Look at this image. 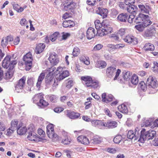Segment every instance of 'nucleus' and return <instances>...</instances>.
I'll return each mask as SVG.
<instances>
[{
    "instance_id": "obj_1",
    "label": "nucleus",
    "mask_w": 158,
    "mask_h": 158,
    "mask_svg": "<svg viewBox=\"0 0 158 158\" xmlns=\"http://www.w3.org/2000/svg\"><path fill=\"white\" fill-rule=\"evenodd\" d=\"M17 63V60L13 56L8 55L4 59L2 63V66L4 68L8 69L6 73V79L10 78L12 77L14 69Z\"/></svg>"
},
{
    "instance_id": "obj_2",
    "label": "nucleus",
    "mask_w": 158,
    "mask_h": 158,
    "mask_svg": "<svg viewBox=\"0 0 158 158\" xmlns=\"http://www.w3.org/2000/svg\"><path fill=\"white\" fill-rule=\"evenodd\" d=\"M95 28L98 30L97 33L100 36H103L110 33L112 29L109 27L106 21H103L101 24L99 20H96L94 22Z\"/></svg>"
},
{
    "instance_id": "obj_3",
    "label": "nucleus",
    "mask_w": 158,
    "mask_h": 158,
    "mask_svg": "<svg viewBox=\"0 0 158 158\" xmlns=\"http://www.w3.org/2000/svg\"><path fill=\"white\" fill-rule=\"evenodd\" d=\"M140 135L138 141L142 143H144L146 140L152 139L156 135V132L153 130H149L145 131V129H143L140 131Z\"/></svg>"
},
{
    "instance_id": "obj_4",
    "label": "nucleus",
    "mask_w": 158,
    "mask_h": 158,
    "mask_svg": "<svg viewBox=\"0 0 158 158\" xmlns=\"http://www.w3.org/2000/svg\"><path fill=\"white\" fill-rule=\"evenodd\" d=\"M56 74V77L58 81H60L69 75V71L65 69V67H58L54 73Z\"/></svg>"
},
{
    "instance_id": "obj_5",
    "label": "nucleus",
    "mask_w": 158,
    "mask_h": 158,
    "mask_svg": "<svg viewBox=\"0 0 158 158\" xmlns=\"http://www.w3.org/2000/svg\"><path fill=\"white\" fill-rule=\"evenodd\" d=\"M120 72V70L118 69L116 71V68L111 66L108 68L106 71L107 76L110 78L114 76L115 74V76L114 79V80H116L117 79V77L119 76Z\"/></svg>"
},
{
    "instance_id": "obj_6",
    "label": "nucleus",
    "mask_w": 158,
    "mask_h": 158,
    "mask_svg": "<svg viewBox=\"0 0 158 158\" xmlns=\"http://www.w3.org/2000/svg\"><path fill=\"white\" fill-rule=\"evenodd\" d=\"M47 133L48 137L52 139L53 141H55L58 139V135L54 133L53 125L49 124L47 127Z\"/></svg>"
},
{
    "instance_id": "obj_7",
    "label": "nucleus",
    "mask_w": 158,
    "mask_h": 158,
    "mask_svg": "<svg viewBox=\"0 0 158 158\" xmlns=\"http://www.w3.org/2000/svg\"><path fill=\"white\" fill-rule=\"evenodd\" d=\"M146 84L148 88L149 89H155L157 87L158 85L156 78L152 76L149 77L147 79Z\"/></svg>"
},
{
    "instance_id": "obj_8",
    "label": "nucleus",
    "mask_w": 158,
    "mask_h": 158,
    "mask_svg": "<svg viewBox=\"0 0 158 158\" xmlns=\"http://www.w3.org/2000/svg\"><path fill=\"white\" fill-rule=\"evenodd\" d=\"M76 4L75 3L71 1H66L62 6V9L64 11H68L74 9L76 7Z\"/></svg>"
},
{
    "instance_id": "obj_9",
    "label": "nucleus",
    "mask_w": 158,
    "mask_h": 158,
    "mask_svg": "<svg viewBox=\"0 0 158 158\" xmlns=\"http://www.w3.org/2000/svg\"><path fill=\"white\" fill-rule=\"evenodd\" d=\"M26 79V77H23L19 80L15 86V90L16 92L19 93L22 91L25 83Z\"/></svg>"
},
{
    "instance_id": "obj_10",
    "label": "nucleus",
    "mask_w": 158,
    "mask_h": 158,
    "mask_svg": "<svg viewBox=\"0 0 158 158\" xmlns=\"http://www.w3.org/2000/svg\"><path fill=\"white\" fill-rule=\"evenodd\" d=\"M23 60L26 66L29 67V69H30L32 65V60H33L31 52H28L24 56Z\"/></svg>"
},
{
    "instance_id": "obj_11",
    "label": "nucleus",
    "mask_w": 158,
    "mask_h": 158,
    "mask_svg": "<svg viewBox=\"0 0 158 158\" xmlns=\"http://www.w3.org/2000/svg\"><path fill=\"white\" fill-rule=\"evenodd\" d=\"M140 133H139V131H138L137 130L135 129V133L133 131L130 130L128 132L127 134V138L130 139H134V140L139 139L140 137Z\"/></svg>"
},
{
    "instance_id": "obj_12",
    "label": "nucleus",
    "mask_w": 158,
    "mask_h": 158,
    "mask_svg": "<svg viewBox=\"0 0 158 158\" xmlns=\"http://www.w3.org/2000/svg\"><path fill=\"white\" fill-rule=\"evenodd\" d=\"M124 41L128 43L136 44L138 43L137 39L132 35H128L123 39Z\"/></svg>"
},
{
    "instance_id": "obj_13",
    "label": "nucleus",
    "mask_w": 158,
    "mask_h": 158,
    "mask_svg": "<svg viewBox=\"0 0 158 158\" xmlns=\"http://www.w3.org/2000/svg\"><path fill=\"white\" fill-rule=\"evenodd\" d=\"M102 102L108 103L111 102L114 99V97L111 94H108L107 95L106 93H103L102 95Z\"/></svg>"
},
{
    "instance_id": "obj_14",
    "label": "nucleus",
    "mask_w": 158,
    "mask_h": 158,
    "mask_svg": "<svg viewBox=\"0 0 158 158\" xmlns=\"http://www.w3.org/2000/svg\"><path fill=\"white\" fill-rule=\"evenodd\" d=\"M48 60L50 63L53 65H56L59 62V60L57 57V55L54 53L50 54Z\"/></svg>"
},
{
    "instance_id": "obj_15",
    "label": "nucleus",
    "mask_w": 158,
    "mask_h": 158,
    "mask_svg": "<svg viewBox=\"0 0 158 158\" xmlns=\"http://www.w3.org/2000/svg\"><path fill=\"white\" fill-rule=\"evenodd\" d=\"M97 13L100 15L102 18H105L107 16L108 10L106 9H104L99 7L96 11Z\"/></svg>"
},
{
    "instance_id": "obj_16",
    "label": "nucleus",
    "mask_w": 158,
    "mask_h": 158,
    "mask_svg": "<svg viewBox=\"0 0 158 158\" xmlns=\"http://www.w3.org/2000/svg\"><path fill=\"white\" fill-rule=\"evenodd\" d=\"M126 9L128 12L132 14V15H135L137 11L138 8L136 6L130 5L127 6Z\"/></svg>"
},
{
    "instance_id": "obj_17",
    "label": "nucleus",
    "mask_w": 158,
    "mask_h": 158,
    "mask_svg": "<svg viewBox=\"0 0 158 158\" xmlns=\"http://www.w3.org/2000/svg\"><path fill=\"white\" fill-rule=\"evenodd\" d=\"M13 40V38L11 36H8L3 38L1 41L2 46L3 48L5 47L8 44L9 42H11Z\"/></svg>"
},
{
    "instance_id": "obj_18",
    "label": "nucleus",
    "mask_w": 158,
    "mask_h": 158,
    "mask_svg": "<svg viewBox=\"0 0 158 158\" xmlns=\"http://www.w3.org/2000/svg\"><path fill=\"white\" fill-rule=\"evenodd\" d=\"M95 30L94 28L89 27L87 31L86 37L88 39H91L95 35Z\"/></svg>"
},
{
    "instance_id": "obj_19",
    "label": "nucleus",
    "mask_w": 158,
    "mask_h": 158,
    "mask_svg": "<svg viewBox=\"0 0 158 158\" xmlns=\"http://www.w3.org/2000/svg\"><path fill=\"white\" fill-rule=\"evenodd\" d=\"M156 31L155 28H150L146 30L143 33L144 37H149L153 36L156 33Z\"/></svg>"
},
{
    "instance_id": "obj_20",
    "label": "nucleus",
    "mask_w": 158,
    "mask_h": 158,
    "mask_svg": "<svg viewBox=\"0 0 158 158\" xmlns=\"http://www.w3.org/2000/svg\"><path fill=\"white\" fill-rule=\"evenodd\" d=\"M77 140L81 143L84 145H88L90 143L88 138L83 135H81L77 138Z\"/></svg>"
},
{
    "instance_id": "obj_21",
    "label": "nucleus",
    "mask_w": 158,
    "mask_h": 158,
    "mask_svg": "<svg viewBox=\"0 0 158 158\" xmlns=\"http://www.w3.org/2000/svg\"><path fill=\"white\" fill-rule=\"evenodd\" d=\"M148 17V15H144L143 14H140L135 19V22L136 23H142L143 22V21Z\"/></svg>"
},
{
    "instance_id": "obj_22",
    "label": "nucleus",
    "mask_w": 158,
    "mask_h": 158,
    "mask_svg": "<svg viewBox=\"0 0 158 158\" xmlns=\"http://www.w3.org/2000/svg\"><path fill=\"white\" fill-rule=\"evenodd\" d=\"M67 115L70 118L75 119L79 118L80 117V114L78 113L73 111L70 112L68 111L67 112Z\"/></svg>"
},
{
    "instance_id": "obj_23",
    "label": "nucleus",
    "mask_w": 158,
    "mask_h": 158,
    "mask_svg": "<svg viewBox=\"0 0 158 158\" xmlns=\"http://www.w3.org/2000/svg\"><path fill=\"white\" fill-rule=\"evenodd\" d=\"M34 129H32V131L29 132L27 136V138L31 141H35L37 139L38 135L34 131Z\"/></svg>"
},
{
    "instance_id": "obj_24",
    "label": "nucleus",
    "mask_w": 158,
    "mask_h": 158,
    "mask_svg": "<svg viewBox=\"0 0 158 158\" xmlns=\"http://www.w3.org/2000/svg\"><path fill=\"white\" fill-rule=\"evenodd\" d=\"M138 6L142 12L146 14L148 13L150 9V7L148 6H145L141 4L138 5Z\"/></svg>"
},
{
    "instance_id": "obj_25",
    "label": "nucleus",
    "mask_w": 158,
    "mask_h": 158,
    "mask_svg": "<svg viewBox=\"0 0 158 158\" xmlns=\"http://www.w3.org/2000/svg\"><path fill=\"white\" fill-rule=\"evenodd\" d=\"M45 45L43 43L39 44L36 47L35 52L37 54H40L41 53L45 48Z\"/></svg>"
},
{
    "instance_id": "obj_26",
    "label": "nucleus",
    "mask_w": 158,
    "mask_h": 158,
    "mask_svg": "<svg viewBox=\"0 0 158 158\" xmlns=\"http://www.w3.org/2000/svg\"><path fill=\"white\" fill-rule=\"evenodd\" d=\"M128 15L126 13H121L117 17L118 20L121 22H126L128 18Z\"/></svg>"
},
{
    "instance_id": "obj_27",
    "label": "nucleus",
    "mask_w": 158,
    "mask_h": 158,
    "mask_svg": "<svg viewBox=\"0 0 158 158\" xmlns=\"http://www.w3.org/2000/svg\"><path fill=\"white\" fill-rule=\"evenodd\" d=\"M45 76V73L44 72H42L40 74L38 77V81L36 83V86L37 88H40L42 82L44 79Z\"/></svg>"
},
{
    "instance_id": "obj_28",
    "label": "nucleus",
    "mask_w": 158,
    "mask_h": 158,
    "mask_svg": "<svg viewBox=\"0 0 158 158\" xmlns=\"http://www.w3.org/2000/svg\"><path fill=\"white\" fill-rule=\"evenodd\" d=\"M117 126V123L116 121L109 120L107 123H106V127L109 128H112Z\"/></svg>"
},
{
    "instance_id": "obj_29",
    "label": "nucleus",
    "mask_w": 158,
    "mask_h": 158,
    "mask_svg": "<svg viewBox=\"0 0 158 158\" xmlns=\"http://www.w3.org/2000/svg\"><path fill=\"white\" fill-rule=\"evenodd\" d=\"M27 131V129L25 127H21L20 124L18 126L17 133L19 135H23Z\"/></svg>"
},
{
    "instance_id": "obj_30",
    "label": "nucleus",
    "mask_w": 158,
    "mask_h": 158,
    "mask_svg": "<svg viewBox=\"0 0 158 158\" xmlns=\"http://www.w3.org/2000/svg\"><path fill=\"white\" fill-rule=\"evenodd\" d=\"M144 50L146 51H153L155 49L154 45L150 43H147L145 44L143 47Z\"/></svg>"
},
{
    "instance_id": "obj_31",
    "label": "nucleus",
    "mask_w": 158,
    "mask_h": 158,
    "mask_svg": "<svg viewBox=\"0 0 158 158\" xmlns=\"http://www.w3.org/2000/svg\"><path fill=\"white\" fill-rule=\"evenodd\" d=\"M62 25L64 27H71L74 25V23L71 20H69L64 21Z\"/></svg>"
},
{
    "instance_id": "obj_32",
    "label": "nucleus",
    "mask_w": 158,
    "mask_h": 158,
    "mask_svg": "<svg viewBox=\"0 0 158 158\" xmlns=\"http://www.w3.org/2000/svg\"><path fill=\"white\" fill-rule=\"evenodd\" d=\"M118 109L120 112L123 113H126L128 112L127 107L124 104H122L119 105L118 107Z\"/></svg>"
},
{
    "instance_id": "obj_33",
    "label": "nucleus",
    "mask_w": 158,
    "mask_h": 158,
    "mask_svg": "<svg viewBox=\"0 0 158 158\" xmlns=\"http://www.w3.org/2000/svg\"><path fill=\"white\" fill-rule=\"evenodd\" d=\"M106 64L105 62L102 60H100L98 61L96 65V67L100 69H103L106 66Z\"/></svg>"
},
{
    "instance_id": "obj_34",
    "label": "nucleus",
    "mask_w": 158,
    "mask_h": 158,
    "mask_svg": "<svg viewBox=\"0 0 158 158\" xmlns=\"http://www.w3.org/2000/svg\"><path fill=\"white\" fill-rule=\"evenodd\" d=\"M101 142V139L97 136L94 137L93 139L90 140L91 143L94 144H99Z\"/></svg>"
},
{
    "instance_id": "obj_35",
    "label": "nucleus",
    "mask_w": 158,
    "mask_h": 158,
    "mask_svg": "<svg viewBox=\"0 0 158 158\" xmlns=\"http://www.w3.org/2000/svg\"><path fill=\"white\" fill-rule=\"evenodd\" d=\"M138 77L135 74H133L131 78V82L134 85H136L138 82Z\"/></svg>"
},
{
    "instance_id": "obj_36",
    "label": "nucleus",
    "mask_w": 158,
    "mask_h": 158,
    "mask_svg": "<svg viewBox=\"0 0 158 158\" xmlns=\"http://www.w3.org/2000/svg\"><path fill=\"white\" fill-rule=\"evenodd\" d=\"M53 78L52 76L51 77L50 76H48L47 77L45 80V82L47 85H49L53 84L54 81Z\"/></svg>"
},
{
    "instance_id": "obj_37",
    "label": "nucleus",
    "mask_w": 158,
    "mask_h": 158,
    "mask_svg": "<svg viewBox=\"0 0 158 158\" xmlns=\"http://www.w3.org/2000/svg\"><path fill=\"white\" fill-rule=\"evenodd\" d=\"M18 121L17 120H12L11 123V127L10 128L13 130L15 131L17 128Z\"/></svg>"
},
{
    "instance_id": "obj_38",
    "label": "nucleus",
    "mask_w": 158,
    "mask_h": 158,
    "mask_svg": "<svg viewBox=\"0 0 158 158\" xmlns=\"http://www.w3.org/2000/svg\"><path fill=\"white\" fill-rule=\"evenodd\" d=\"M113 141L114 143L116 144H118L122 142V137L120 135H116Z\"/></svg>"
},
{
    "instance_id": "obj_39",
    "label": "nucleus",
    "mask_w": 158,
    "mask_h": 158,
    "mask_svg": "<svg viewBox=\"0 0 158 158\" xmlns=\"http://www.w3.org/2000/svg\"><path fill=\"white\" fill-rule=\"evenodd\" d=\"M59 33L58 32H56L54 33L50 37V40L52 42L55 41L57 39L58 36L59 35Z\"/></svg>"
},
{
    "instance_id": "obj_40",
    "label": "nucleus",
    "mask_w": 158,
    "mask_h": 158,
    "mask_svg": "<svg viewBox=\"0 0 158 158\" xmlns=\"http://www.w3.org/2000/svg\"><path fill=\"white\" fill-rule=\"evenodd\" d=\"M123 74L124 79V80L127 81L130 78L131 75V73L129 71L127 72L124 71L123 72Z\"/></svg>"
},
{
    "instance_id": "obj_41",
    "label": "nucleus",
    "mask_w": 158,
    "mask_h": 158,
    "mask_svg": "<svg viewBox=\"0 0 158 158\" xmlns=\"http://www.w3.org/2000/svg\"><path fill=\"white\" fill-rule=\"evenodd\" d=\"M48 103L47 102L43 99H40V102L38 104V106H40L44 107L45 106H48Z\"/></svg>"
},
{
    "instance_id": "obj_42",
    "label": "nucleus",
    "mask_w": 158,
    "mask_h": 158,
    "mask_svg": "<svg viewBox=\"0 0 158 158\" xmlns=\"http://www.w3.org/2000/svg\"><path fill=\"white\" fill-rule=\"evenodd\" d=\"M80 52V49L77 47H75L73 49L72 52L73 55L74 56H77L79 55Z\"/></svg>"
},
{
    "instance_id": "obj_43",
    "label": "nucleus",
    "mask_w": 158,
    "mask_h": 158,
    "mask_svg": "<svg viewBox=\"0 0 158 158\" xmlns=\"http://www.w3.org/2000/svg\"><path fill=\"white\" fill-rule=\"evenodd\" d=\"M71 140L69 137H65L63 139L62 141V143L65 145L69 144L71 142Z\"/></svg>"
},
{
    "instance_id": "obj_44",
    "label": "nucleus",
    "mask_w": 158,
    "mask_h": 158,
    "mask_svg": "<svg viewBox=\"0 0 158 158\" xmlns=\"http://www.w3.org/2000/svg\"><path fill=\"white\" fill-rule=\"evenodd\" d=\"M139 85L143 91L146 90L147 88H148L147 84H146L143 81H141L139 84Z\"/></svg>"
},
{
    "instance_id": "obj_45",
    "label": "nucleus",
    "mask_w": 158,
    "mask_h": 158,
    "mask_svg": "<svg viewBox=\"0 0 158 158\" xmlns=\"http://www.w3.org/2000/svg\"><path fill=\"white\" fill-rule=\"evenodd\" d=\"M48 98L52 102H56L57 98L56 96L54 95H51L48 96Z\"/></svg>"
},
{
    "instance_id": "obj_46",
    "label": "nucleus",
    "mask_w": 158,
    "mask_h": 158,
    "mask_svg": "<svg viewBox=\"0 0 158 158\" xmlns=\"http://www.w3.org/2000/svg\"><path fill=\"white\" fill-rule=\"evenodd\" d=\"M34 80V78L32 77L28 78L27 81V84L31 87L33 86Z\"/></svg>"
},
{
    "instance_id": "obj_47",
    "label": "nucleus",
    "mask_w": 158,
    "mask_h": 158,
    "mask_svg": "<svg viewBox=\"0 0 158 158\" xmlns=\"http://www.w3.org/2000/svg\"><path fill=\"white\" fill-rule=\"evenodd\" d=\"M152 23V22L151 21L147 19H145L142 23V24H143L144 27H145L150 25Z\"/></svg>"
},
{
    "instance_id": "obj_48",
    "label": "nucleus",
    "mask_w": 158,
    "mask_h": 158,
    "mask_svg": "<svg viewBox=\"0 0 158 158\" xmlns=\"http://www.w3.org/2000/svg\"><path fill=\"white\" fill-rule=\"evenodd\" d=\"M103 46L100 44H98L96 45L93 48L92 51H98L101 49L102 47Z\"/></svg>"
},
{
    "instance_id": "obj_49",
    "label": "nucleus",
    "mask_w": 158,
    "mask_h": 158,
    "mask_svg": "<svg viewBox=\"0 0 158 158\" xmlns=\"http://www.w3.org/2000/svg\"><path fill=\"white\" fill-rule=\"evenodd\" d=\"M135 28L139 31H142L143 30L144 27L141 23L139 25H136L135 26Z\"/></svg>"
},
{
    "instance_id": "obj_50",
    "label": "nucleus",
    "mask_w": 158,
    "mask_h": 158,
    "mask_svg": "<svg viewBox=\"0 0 158 158\" xmlns=\"http://www.w3.org/2000/svg\"><path fill=\"white\" fill-rule=\"evenodd\" d=\"M80 60L81 61L87 65H89L90 63L89 60L85 57H81L80 58Z\"/></svg>"
},
{
    "instance_id": "obj_51",
    "label": "nucleus",
    "mask_w": 158,
    "mask_h": 158,
    "mask_svg": "<svg viewBox=\"0 0 158 158\" xmlns=\"http://www.w3.org/2000/svg\"><path fill=\"white\" fill-rule=\"evenodd\" d=\"M98 82L97 81H92L90 86L94 88H97L98 86Z\"/></svg>"
},
{
    "instance_id": "obj_52",
    "label": "nucleus",
    "mask_w": 158,
    "mask_h": 158,
    "mask_svg": "<svg viewBox=\"0 0 158 158\" xmlns=\"http://www.w3.org/2000/svg\"><path fill=\"white\" fill-rule=\"evenodd\" d=\"M97 127L100 128H102L103 127H106V123H103L101 120H98Z\"/></svg>"
},
{
    "instance_id": "obj_53",
    "label": "nucleus",
    "mask_w": 158,
    "mask_h": 158,
    "mask_svg": "<svg viewBox=\"0 0 158 158\" xmlns=\"http://www.w3.org/2000/svg\"><path fill=\"white\" fill-rule=\"evenodd\" d=\"M154 66L152 67V70L154 72H157L158 71V63L157 62H154Z\"/></svg>"
},
{
    "instance_id": "obj_54",
    "label": "nucleus",
    "mask_w": 158,
    "mask_h": 158,
    "mask_svg": "<svg viewBox=\"0 0 158 158\" xmlns=\"http://www.w3.org/2000/svg\"><path fill=\"white\" fill-rule=\"evenodd\" d=\"M81 79L82 80L83 83H84L85 82L87 81L88 80H90L89 79H91V77L89 76H83L81 77Z\"/></svg>"
},
{
    "instance_id": "obj_55",
    "label": "nucleus",
    "mask_w": 158,
    "mask_h": 158,
    "mask_svg": "<svg viewBox=\"0 0 158 158\" xmlns=\"http://www.w3.org/2000/svg\"><path fill=\"white\" fill-rule=\"evenodd\" d=\"M62 39L66 40L67 38L69 37L70 35V34L68 33H65L63 32L62 33Z\"/></svg>"
},
{
    "instance_id": "obj_56",
    "label": "nucleus",
    "mask_w": 158,
    "mask_h": 158,
    "mask_svg": "<svg viewBox=\"0 0 158 158\" xmlns=\"http://www.w3.org/2000/svg\"><path fill=\"white\" fill-rule=\"evenodd\" d=\"M73 85V82L72 81H69L66 83V87L68 89L70 88Z\"/></svg>"
},
{
    "instance_id": "obj_57",
    "label": "nucleus",
    "mask_w": 158,
    "mask_h": 158,
    "mask_svg": "<svg viewBox=\"0 0 158 158\" xmlns=\"http://www.w3.org/2000/svg\"><path fill=\"white\" fill-rule=\"evenodd\" d=\"M14 131V130H13L10 127L7 130L6 135L8 136H10L13 133Z\"/></svg>"
},
{
    "instance_id": "obj_58",
    "label": "nucleus",
    "mask_w": 158,
    "mask_h": 158,
    "mask_svg": "<svg viewBox=\"0 0 158 158\" xmlns=\"http://www.w3.org/2000/svg\"><path fill=\"white\" fill-rule=\"evenodd\" d=\"M64 109L62 107H56L54 109V111L55 112L57 113H60L64 110Z\"/></svg>"
},
{
    "instance_id": "obj_59",
    "label": "nucleus",
    "mask_w": 158,
    "mask_h": 158,
    "mask_svg": "<svg viewBox=\"0 0 158 158\" xmlns=\"http://www.w3.org/2000/svg\"><path fill=\"white\" fill-rule=\"evenodd\" d=\"M107 151L110 153L114 154L116 152L117 150L114 148H109L107 149Z\"/></svg>"
},
{
    "instance_id": "obj_60",
    "label": "nucleus",
    "mask_w": 158,
    "mask_h": 158,
    "mask_svg": "<svg viewBox=\"0 0 158 158\" xmlns=\"http://www.w3.org/2000/svg\"><path fill=\"white\" fill-rule=\"evenodd\" d=\"M110 37L112 38L113 40H118L119 39L118 35H117L115 34H112L110 35Z\"/></svg>"
},
{
    "instance_id": "obj_61",
    "label": "nucleus",
    "mask_w": 158,
    "mask_h": 158,
    "mask_svg": "<svg viewBox=\"0 0 158 158\" xmlns=\"http://www.w3.org/2000/svg\"><path fill=\"white\" fill-rule=\"evenodd\" d=\"M125 33V30L124 29L121 28L119 30L117 34L120 36H123Z\"/></svg>"
},
{
    "instance_id": "obj_62",
    "label": "nucleus",
    "mask_w": 158,
    "mask_h": 158,
    "mask_svg": "<svg viewBox=\"0 0 158 158\" xmlns=\"http://www.w3.org/2000/svg\"><path fill=\"white\" fill-rule=\"evenodd\" d=\"M154 146H158V136H156L154 139L152 141V143Z\"/></svg>"
},
{
    "instance_id": "obj_63",
    "label": "nucleus",
    "mask_w": 158,
    "mask_h": 158,
    "mask_svg": "<svg viewBox=\"0 0 158 158\" xmlns=\"http://www.w3.org/2000/svg\"><path fill=\"white\" fill-rule=\"evenodd\" d=\"M96 2L95 0H87V3L89 5L94 6Z\"/></svg>"
},
{
    "instance_id": "obj_64",
    "label": "nucleus",
    "mask_w": 158,
    "mask_h": 158,
    "mask_svg": "<svg viewBox=\"0 0 158 158\" xmlns=\"http://www.w3.org/2000/svg\"><path fill=\"white\" fill-rule=\"evenodd\" d=\"M27 23V21L25 19H22L20 22V24L22 26L26 25Z\"/></svg>"
}]
</instances>
